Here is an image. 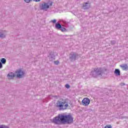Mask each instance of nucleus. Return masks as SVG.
I'll use <instances>...</instances> for the list:
<instances>
[{
	"label": "nucleus",
	"instance_id": "obj_1",
	"mask_svg": "<svg viewBox=\"0 0 128 128\" xmlns=\"http://www.w3.org/2000/svg\"><path fill=\"white\" fill-rule=\"evenodd\" d=\"M51 122L54 124H70L74 122V118L70 114H59L57 116L51 120Z\"/></svg>",
	"mask_w": 128,
	"mask_h": 128
},
{
	"label": "nucleus",
	"instance_id": "obj_2",
	"mask_svg": "<svg viewBox=\"0 0 128 128\" xmlns=\"http://www.w3.org/2000/svg\"><path fill=\"white\" fill-rule=\"evenodd\" d=\"M104 72H108V68H94L90 72V75L93 78H98V76H102L104 74Z\"/></svg>",
	"mask_w": 128,
	"mask_h": 128
},
{
	"label": "nucleus",
	"instance_id": "obj_3",
	"mask_svg": "<svg viewBox=\"0 0 128 128\" xmlns=\"http://www.w3.org/2000/svg\"><path fill=\"white\" fill-rule=\"evenodd\" d=\"M68 106V104L66 102L58 101L56 103V108H58L60 110H66Z\"/></svg>",
	"mask_w": 128,
	"mask_h": 128
},
{
	"label": "nucleus",
	"instance_id": "obj_4",
	"mask_svg": "<svg viewBox=\"0 0 128 128\" xmlns=\"http://www.w3.org/2000/svg\"><path fill=\"white\" fill-rule=\"evenodd\" d=\"M52 6V2H44L40 5V10L46 12L50 6Z\"/></svg>",
	"mask_w": 128,
	"mask_h": 128
},
{
	"label": "nucleus",
	"instance_id": "obj_5",
	"mask_svg": "<svg viewBox=\"0 0 128 128\" xmlns=\"http://www.w3.org/2000/svg\"><path fill=\"white\" fill-rule=\"evenodd\" d=\"M15 74L17 78H22L24 76V72L20 69L17 70Z\"/></svg>",
	"mask_w": 128,
	"mask_h": 128
},
{
	"label": "nucleus",
	"instance_id": "obj_6",
	"mask_svg": "<svg viewBox=\"0 0 128 128\" xmlns=\"http://www.w3.org/2000/svg\"><path fill=\"white\" fill-rule=\"evenodd\" d=\"M78 58V53L73 52L71 54V56L70 57V62H74Z\"/></svg>",
	"mask_w": 128,
	"mask_h": 128
},
{
	"label": "nucleus",
	"instance_id": "obj_7",
	"mask_svg": "<svg viewBox=\"0 0 128 128\" xmlns=\"http://www.w3.org/2000/svg\"><path fill=\"white\" fill-rule=\"evenodd\" d=\"M90 100L88 99V98H84L82 100V106H88V104H90Z\"/></svg>",
	"mask_w": 128,
	"mask_h": 128
},
{
	"label": "nucleus",
	"instance_id": "obj_8",
	"mask_svg": "<svg viewBox=\"0 0 128 128\" xmlns=\"http://www.w3.org/2000/svg\"><path fill=\"white\" fill-rule=\"evenodd\" d=\"M48 58L50 62H53V60H56V56H54V53L53 52H50Z\"/></svg>",
	"mask_w": 128,
	"mask_h": 128
},
{
	"label": "nucleus",
	"instance_id": "obj_9",
	"mask_svg": "<svg viewBox=\"0 0 128 128\" xmlns=\"http://www.w3.org/2000/svg\"><path fill=\"white\" fill-rule=\"evenodd\" d=\"M55 28H56V30H62V32H66V28L62 27V25L60 23L56 24Z\"/></svg>",
	"mask_w": 128,
	"mask_h": 128
},
{
	"label": "nucleus",
	"instance_id": "obj_10",
	"mask_svg": "<svg viewBox=\"0 0 128 128\" xmlns=\"http://www.w3.org/2000/svg\"><path fill=\"white\" fill-rule=\"evenodd\" d=\"M14 76H16V75L14 74V73L12 72H11L8 74L7 75V78L9 80H12V78H14Z\"/></svg>",
	"mask_w": 128,
	"mask_h": 128
},
{
	"label": "nucleus",
	"instance_id": "obj_11",
	"mask_svg": "<svg viewBox=\"0 0 128 128\" xmlns=\"http://www.w3.org/2000/svg\"><path fill=\"white\" fill-rule=\"evenodd\" d=\"M82 8H83V10H88L90 8V6H88V2H86L83 4Z\"/></svg>",
	"mask_w": 128,
	"mask_h": 128
},
{
	"label": "nucleus",
	"instance_id": "obj_12",
	"mask_svg": "<svg viewBox=\"0 0 128 128\" xmlns=\"http://www.w3.org/2000/svg\"><path fill=\"white\" fill-rule=\"evenodd\" d=\"M120 66L122 68L123 70H128V66L126 64H122L120 65Z\"/></svg>",
	"mask_w": 128,
	"mask_h": 128
},
{
	"label": "nucleus",
	"instance_id": "obj_13",
	"mask_svg": "<svg viewBox=\"0 0 128 128\" xmlns=\"http://www.w3.org/2000/svg\"><path fill=\"white\" fill-rule=\"evenodd\" d=\"M6 32V30L0 31V38H6V34H4Z\"/></svg>",
	"mask_w": 128,
	"mask_h": 128
},
{
	"label": "nucleus",
	"instance_id": "obj_14",
	"mask_svg": "<svg viewBox=\"0 0 128 128\" xmlns=\"http://www.w3.org/2000/svg\"><path fill=\"white\" fill-rule=\"evenodd\" d=\"M114 74L116 76H120V71L118 69H116L114 70Z\"/></svg>",
	"mask_w": 128,
	"mask_h": 128
},
{
	"label": "nucleus",
	"instance_id": "obj_15",
	"mask_svg": "<svg viewBox=\"0 0 128 128\" xmlns=\"http://www.w3.org/2000/svg\"><path fill=\"white\" fill-rule=\"evenodd\" d=\"M1 62L2 64H6V58H3L1 60Z\"/></svg>",
	"mask_w": 128,
	"mask_h": 128
},
{
	"label": "nucleus",
	"instance_id": "obj_16",
	"mask_svg": "<svg viewBox=\"0 0 128 128\" xmlns=\"http://www.w3.org/2000/svg\"><path fill=\"white\" fill-rule=\"evenodd\" d=\"M50 22H52L53 24H56V19H54L53 20H52Z\"/></svg>",
	"mask_w": 128,
	"mask_h": 128
},
{
	"label": "nucleus",
	"instance_id": "obj_17",
	"mask_svg": "<svg viewBox=\"0 0 128 128\" xmlns=\"http://www.w3.org/2000/svg\"><path fill=\"white\" fill-rule=\"evenodd\" d=\"M54 64H56V66H58V64H60V62H58V60L54 61Z\"/></svg>",
	"mask_w": 128,
	"mask_h": 128
},
{
	"label": "nucleus",
	"instance_id": "obj_18",
	"mask_svg": "<svg viewBox=\"0 0 128 128\" xmlns=\"http://www.w3.org/2000/svg\"><path fill=\"white\" fill-rule=\"evenodd\" d=\"M65 87L66 88H70V86L68 84H66Z\"/></svg>",
	"mask_w": 128,
	"mask_h": 128
},
{
	"label": "nucleus",
	"instance_id": "obj_19",
	"mask_svg": "<svg viewBox=\"0 0 128 128\" xmlns=\"http://www.w3.org/2000/svg\"><path fill=\"white\" fill-rule=\"evenodd\" d=\"M25 2H26L27 4H28L32 2V0H24Z\"/></svg>",
	"mask_w": 128,
	"mask_h": 128
},
{
	"label": "nucleus",
	"instance_id": "obj_20",
	"mask_svg": "<svg viewBox=\"0 0 128 128\" xmlns=\"http://www.w3.org/2000/svg\"><path fill=\"white\" fill-rule=\"evenodd\" d=\"M104 128H112V126H110V125L106 126H105Z\"/></svg>",
	"mask_w": 128,
	"mask_h": 128
},
{
	"label": "nucleus",
	"instance_id": "obj_21",
	"mask_svg": "<svg viewBox=\"0 0 128 128\" xmlns=\"http://www.w3.org/2000/svg\"><path fill=\"white\" fill-rule=\"evenodd\" d=\"M111 44H116V41L114 40L111 41Z\"/></svg>",
	"mask_w": 128,
	"mask_h": 128
},
{
	"label": "nucleus",
	"instance_id": "obj_22",
	"mask_svg": "<svg viewBox=\"0 0 128 128\" xmlns=\"http://www.w3.org/2000/svg\"><path fill=\"white\" fill-rule=\"evenodd\" d=\"M2 68V64L0 62V68Z\"/></svg>",
	"mask_w": 128,
	"mask_h": 128
},
{
	"label": "nucleus",
	"instance_id": "obj_23",
	"mask_svg": "<svg viewBox=\"0 0 128 128\" xmlns=\"http://www.w3.org/2000/svg\"><path fill=\"white\" fill-rule=\"evenodd\" d=\"M120 86H124L126 84H124V83H121Z\"/></svg>",
	"mask_w": 128,
	"mask_h": 128
},
{
	"label": "nucleus",
	"instance_id": "obj_24",
	"mask_svg": "<svg viewBox=\"0 0 128 128\" xmlns=\"http://www.w3.org/2000/svg\"><path fill=\"white\" fill-rule=\"evenodd\" d=\"M34 0V2H40V0Z\"/></svg>",
	"mask_w": 128,
	"mask_h": 128
},
{
	"label": "nucleus",
	"instance_id": "obj_25",
	"mask_svg": "<svg viewBox=\"0 0 128 128\" xmlns=\"http://www.w3.org/2000/svg\"><path fill=\"white\" fill-rule=\"evenodd\" d=\"M57 96H54V98H56Z\"/></svg>",
	"mask_w": 128,
	"mask_h": 128
}]
</instances>
